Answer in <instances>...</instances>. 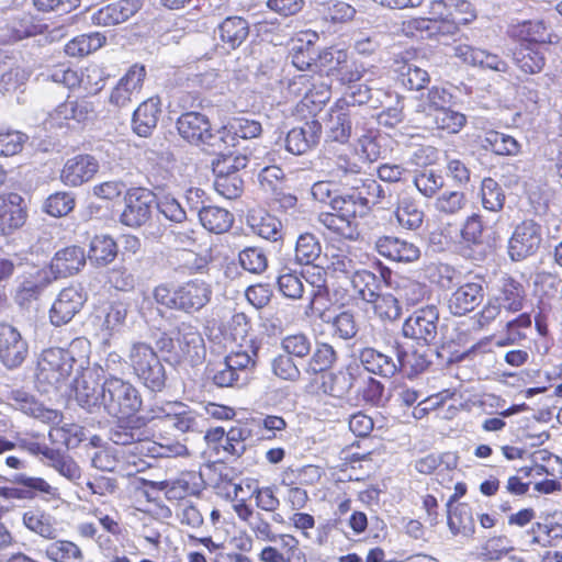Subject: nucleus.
Segmentation results:
<instances>
[{
  "mask_svg": "<svg viewBox=\"0 0 562 562\" xmlns=\"http://www.w3.org/2000/svg\"><path fill=\"white\" fill-rule=\"evenodd\" d=\"M159 350L173 366L195 367L202 363L206 356L204 339L193 326L182 324L175 337H161L157 341Z\"/></svg>",
  "mask_w": 562,
  "mask_h": 562,
  "instance_id": "nucleus-1",
  "label": "nucleus"
},
{
  "mask_svg": "<svg viewBox=\"0 0 562 562\" xmlns=\"http://www.w3.org/2000/svg\"><path fill=\"white\" fill-rule=\"evenodd\" d=\"M211 285L202 280H191L175 289L161 284L154 290L157 303L186 313H193L204 307L211 300Z\"/></svg>",
  "mask_w": 562,
  "mask_h": 562,
  "instance_id": "nucleus-2",
  "label": "nucleus"
},
{
  "mask_svg": "<svg viewBox=\"0 0 562 562\" xmlns=\"http://www.w3.org/2000/svg\"><path fill=\"white\" fill-rule=\"evenodd\" d=\"M125 362L147 389L160 392L166 386V369L149 344L133 341L128 347Z\"/></svg>",
  "mask_w": 562,
  "mask_h": 562,
  "instance_id": "nucleus-3",
  "label": "nucleus"
},
{
  "mask_svg": "<svg viewBox=\"0 0 562 562\" xmlns=\"http://www.w3.org/2000/svg\"><path fill=\"white\" fill-rule=\"evenodd\" d=\"M75 358L70 349L49 348L41 353L36 369V384L41 392L59 391L72 373Z\"/></svg>",
  "mask_w": 562,
  "mask_h": 562,
  "instance_id": "nucleus-4",
  "label": "nucleus"
},
{
  "mask_svg": "<svg viewBox=\"0 0 562 562\" xmlns=\"http://www.w3.org/2000/svg\"><path fill=\"white\" fill-rule=\"evenodd\" d=\"M101 408L119 419L133 416L142 407L138 390L130 382L110 376L102 383Z\"/></svg>",
  "mask_w": 562,
  "mask_h": 562,
  "instance_id": "nucleus-5",
  "label": "nucleus"
},
{
  "mask_svg": "<svg viewBox=\"0 0 562 562\" xmlns=\"http://www.w3.org/2000/svg\"><path fill=\"white\" fill-rule=\"evenodd\" d=\"M130 308L128 302L116 300L95 310L93 326L103 346L110 347L112 339L124 330Z\"/></svg>",
  "mask_w": 562,
  "mask_h": 562,
  "instance_id": "nucleus-6",
  "label": "nucleus"
},
{
  "mask_svg": "<svg viewBox=\"0 0 562 562\" xmlns=\"http://www.w3.org/2000/svg\"><path fill=\"white\" fill-rule=\"evenodd\" d=\"M179 134L194 145H206L215 151H223L218 131L212 133L211 123L206 115L199 112L183 113L177 121Z\"/></svg>",
  "mask_w": 562,
  "mask_h": 562,
  "instance_id": "nucleus-7",
  "label": "nucleus"
},
{
  "mask_svg": "<svg viewBox=\"0 0 562 562\" xmlns=\"http://www.w3.org/2000/svg\"><path fill=\"white\" fill-rule=\"evenodd\" d=\"M104 376V369L101 366H93L85 369L81 374L75 379L72 391L77 403L89 412L101 409L103 398L101 380Z\"/></svg>",
  "mask_w": 562,
  "mask_h": 562,
  "instance_id": "nucleus-8",
  "label": "nucleus"
},
{
  "mask_svg": "<svg viewBox=\"0 0 562 562\" xmlns=\"http://www.w3.org/2000/svg\"><path fill=\"white\" fill-rule=\"evenodd\" d=\"M439 311L436 305L416 310L403 324V335L407 338L431 345L438 336Z\"/></svg>",
  "mask_w": 562,
  "mask_h": 562,
  "instance_id": "nucleus-9",
  "label": "nucleus"
},
{
  "mask_svg": "<svg viewBox=\"0 0 562 562\" xmlns=\"http://www.w3.org/2000/svg\"><path fill=\"white\" fill-rule=\"evenodd\" d=\"M154 202L155 196L147 189L133 188L127 190L120 222L130 227L145 225L151 216Z\"/></svg>",
  "mask_w": 562,
  "mask_h": 562,
  "instance_id": "nucleus-10",
  "label": "nucleus"
},
{
  "mask_svg": "<svg viewBox=\"0 0 562 562\" xmlns=\"http://www.w3.org/2000/svg\"><path fill=\"white\" fill-rule=\"evenodd\" d=\"M542 241L541 226L533 220L519 223L508 241V254L515 261L522 260L537 252Z\"/></svg>",
  "mask_w": 562,
  "mask_h": 562,
  "instance_id": "nucleus-11",
  "label": "nucleus"
},
{
  "mask_svg": "<svg viewBox=\"0 0 562 562\" xmlns=\"http://www.w3.org/2000/svg\"><path fill=\"white\" fill-rule=\"evenodd\" d=\"M88 294L79 284L63 289L49 311V319L54 326L69 323L81 311Z\"/></svg>",
  "mask_w": 562,
  "mask_h": 562,
  "instance_id": "nucleus-12",
  "label": "nucleus"
},
{
  "mask_svg": "<svg viewBox=\"0 0 562 562\" xmlns=\"http://www.w3.org/2000/svg\"><path fill=\"white\" fill-rule=\"evenodd\" d=\"M95 113L93 102L87 99L67 100L48 114L47 122L50 126H70L71 122L81 124L93 120Z\"/></svg>",
  "mask_w": 562,
  "mask_h": 562,
  "instance_id": "nucleus-13",
  "label": "nucleus"
},
{
  "mask_svg": "<svg viewBox=\"0 0 562 562\" xmlns=\"http://www.w3.org/2000/svg\"><path fill=\"white\" fill-rule=\"evenodd\" d=\"M29 346L20 331L10 324H0V360L8 369L20 367L26 359Z\"/></svg>",
  "mask_w": 562,
  "mask_h": 562,
  "instance_id": "nucleus-14",
  "label": "nucleus"
},
{
  "mask_svg": "<svg viewBox=\"0 0 562 562\" xmlns=\"http://www.w3.org/2000/svg\"><path fill=\"white\" fill-rule=\"evenodd\" d=\"M145 78V66L139 64L132 65L112 89L109 102L116 108L128 106L134 98H137L140 93Z\"/></svg>",
  "mask_w": 562,
  "mask_h": 562,
  "instance_id": "nucleus-15",
  "label": "nucleus"
},
{
  "mask_svg": "<svg viewBox=\"0 0 562 562\" xmlns=\"http://www.w3.org/2000/svg\"><path fill=\"white\" fill-rule=\"evenodd\" d=\"M26 217V206L20 194H0V237L14 234L25 224Z\"/></svg>",
  "mask_w": 562,
  "mask_h": 562,
  "instance_id": "nucleus-16",
  "label": "nucleus"
},
{
  "mask_svg": "<svg viewBox=\"0 0 562 562\" xmlns=\"http://www.w3.org/2000/svg\"><path fill=\"white\" fill-rule=\"evenodd\" d=\"M363 119L347 106H338L337 101L328 119L329 137L335 142L346 143L351 136L352 124L355 123V135H358L361 125L364 123Z\"/></svg>",
  "mask_w": 562,
  "mask_h": 562,
  "instance_id": "nucleus-17",
  "label": "nucleus"
},
{
  "mask_svg": "<svg viewBox=\"0 0 562 562\" xmlns=\"http://www.w3.org/2000/svg\"><path fill=\"white\" fill-rule=\"evenodd\" d=\"M99 161L91 155H77L66 160L60 180L65 186L79 187L90 181L99 170Z\"/></svg>",
  "mask_w": 562,
  "mask_h": 562,
  "instance_id": "nucleus-18",
  "label": "nucleus"
},
{
  "mask_svg": "<svg viewBox=\"0 0 562 562\" xmlns=\"http://www.w3.org/2000/svg\"><path fill=\"white\" fill-rule=\"evenodd\" d=\"M509 37L527 42V45H538L543 43H553L555 35L543 20L513 21L508 29Z\"/></svg>",
  "mask_w": 562,
  "mask_h": 562,
  "instance_id": "nucleus-19",
  "label": "nucleus"
},
{
  "mask_svg": "<svg viewBox=\"0 0 562 562\" xmlns=\"http://www.w3.org/2000/svg\"><path fill=\"white\" fill-rule=\"evenodd\" d=\"M326 268L336 277H351L361 266L357 252L348 246L329 245L325 250Z\"/></svg>",
  "mask_w": 562,
  "mask_h": 562,
  "instance_id": "nucleus-20",
  "label": "nucleus"
},
{
  "mask_svg": "<svg viewBox=\"0 0 562 562\" xmlns=\"http://www.w3.org/2000/svg\"><path fill=\"white\" fill-rule=\"evenodd\" d=\"M375 249L382 257L398 262H414L420 257V249L414 243L394 236L378 238Z\"/></svg>",
  "mask_w": 562,
  "mask_h": 562,
  "instance_id": "nucleus-21",
  "label": "nucleus"
},
{
  "mask_svg": "<svg viewBox=\"0 0 562 562\" xmlns=\"http://www.w3.org/2000/svg\"><path fill=\"white\" fill-rule=\"evenodd\" d=\"M261 132L262 127L258 121L246 117H235L218 130V137L224 150L228 147L236 146L239 138H255L258 137Z\"/></svg>",
  "mask_w": 562,
  "mask_h": 562,
  "instance_id": "nucleus-22",
  "label": "nucleus"
},
{
  "mask_svg": "<svg viewBox=\"0 0 562 562\" xmlns=\"http://www.w3.org/2000/svg\"><path fill=\"white\" fill-rule=\"evenodd\" d=\"M484 296L481 282H468L459 286L450 296L448 307L453 315H465L480 305Z\"/></svg>",
  "mask_w": 562,
  "mask_h": 562,
  "instance_id": "nucleus-23",
  "label": "nucleus"
},
{
  "mask_svg": "<svg viewBox=\"0 0 562 562\" xmlns=\"http://www.w3.org/2000/svg\"><path fill=\"white\" fill-rule=\"evenodd\" d=\"M140 9L139 0H119L92 14L95 25L110 26L125 22Z\"/></svg>",
  "mask_w": 562,
  "mask_h": 562,
  "instance_id": "nucleus-24",
  "label": "nucleus"
},
{
  "mask_svg": "<svg viewBox=\"0 0 562 562\" xmlns=\"http://www.w3.org/2000/svg\"><path fill=\"white\" fill-rule=\"evenodd\" d=\"M453 50L456 57L471 66H480L499 72H505L508 68L507 63L498 55L468 44H459L454 46Z\"/></svg>",
  "mask_w": 562,
  "mask_h": 562,
  "instance_id": "nucleus-25",
  "label": "nucleus"
},
{
  "mask_svg": "<svg viewBox=\"0 0 562 562\" xmlns=\"http://www.w3.org/2000/svg\"><path fill=\"white\" fill-rule=\"evenodd\" d=\"M319 136L321 124L317 121L305 122L288 133L285 148L293 155H303L318 143Z\"/></svg>",
  "mask_w": 562,
  "mask_h": 562,
  "instance_id": "nucleus-26",
  "label": "nucleus"
},
{
  "mask_svg": "<svg viewBox=\"0 0 562 562\" xmlns=\"http://www.w3.org/2000/svg\"><path fill=\"white\" fill-rule=\"evenodd\" d=\"M12 405L24 413L47 424H59L61 414L57 409L45 407L33 395L22 391H14L11 396Z\"/></svg>",
  "mask_w": 562,
  "mask_h": 562,
  "instance_id": "nucleus-27",
  "label": "nucleus"
},
{
  "mask_svg": "<svg viewBox=\"0 0 562 562\" xmlns=\"http://www.w3.org/2000/svg\"><path fill=\"white\" fill-rule=\"evenodd\" d=\"M85 263L83 249L79 246H69L55 254L50 261V270L55 278H66L80 271Z\"/></svg>",
  "mask_w": 562,
  "mask_h": 562,
  "instance_id": "nucleus-28",
  "label": "nucleus"
},
{
  "mask_svg": "<svg viewBox=\"0 0 562 562\" xmlns=\"http://www.w3.org/2000/svg\"><path fill=\"white\" fill-rule=\"evenodd\" d=\"M359 361L368 372L383 378H392L398 371V358L395 360L371 347L359 351Z\"/></svg>",
  "mask_w": 562,
  "mask_h": 562,
  "instance_id": "nucleus-29",
  "label": "nucleus"
},
{
  "mask_svg": "<svg viewBox=\"0 0 562 562\" xmlns=\"http://www.w3.org/2000/svg\"><path fill=\"white\" fill-rule=\"evenodd\" d=\"M120 419V422L111 428L110 439L115 445L131 446L133 445V453L140 454V446L148 439L149 431L140 425H134L130 420Z\"/></svg>",
  "mask_w": 562,
  "mask_h": 562,
  "instance_id": "nucleus-30",
  "label": "nucleus"
},
{
  "mask_svg": "<svg viewBox=\"0 0 562 562\" xmlns=\"http://www.w3.org/2000/svg\"><path fill=\"white\" fill-rule=\"evenodd\" d=\"M160 114L158 98H149L138 105L132 119L133 131L142 137H148L156 128Z\"/></svg>",
  "mask_w": 562,
  "mask_h": 562,
  "instance_id": "nucleus-31",
  "label": "nucleus"
},
{
  "mask_svg": "<svg viewBox=\"0 0 562 562\" xmlns=\"http://www.w3.org/2000/svg\"><path fill=\"white\" fill-rule=\"evenodd\" d=\"M487 231L488 228L483 216L480 213H473L468 216L461 225V240L470 249L491 248Z\"/></svg>",
  "mask_w": 562,
  "mask_h": 562,
  "instance_id": "nucleus-32",
  "label": "nucleus"
},
{
  "mask_svg": "<svg viewBox=\"0 0 562 562\" xmlns=\"http://www.w3.org/2000/svg\"><path fill=\"white\" fill-rule=\"evenodd\" d=\"M494 299L506 313H516L522 310L526 299L524 286L512 278L503 279L502 286Z\"/></svg>",
  "mask_w": 562,
  "mask_h": 562,
  "instance_id": "nucleus-33",
  "label": "nucleus"
},
{
  "mask_svg": "<svg viewBox=\"0 0 562 562\" xmlns=\"http://www.w3.org/2000/svg\"><path fill=\"white\" fill-rule=\"evenodd\" d=\"M49 282L47 273L43 270L23 277L15 292V302L24 306L32 301H36Z\"/></svg>",
  "mask_w": 562,
  "mask_h": 562,
  "instance_id": "nucleus-34",
  "label": "nucleus"
},
{
  "mask_svg": "<svg viewBox=\"0 0 562 562\" xmlns=\"http://www.w3.org/2000/svg\"><path fill=\"white\" fill-rule=\"evenodd\" d=\"M24 527L42 538L53 540L57 537L55 518L38 508L26 510L22 516Z\"/></svg>",
  "mask_w": 562,
  "mask_h": 562,
  "instance_id": "nucleus-35",
  "label": "nucleus"
},
{
  "mask_svg": "<svg viewBox=\"0 0 562 562\" xmlns=\"http://www.w3.org/2000/svg\"><path fill=\"white\" fill-rule=\"evenodd\" d=\"M330 207L353 225H357V217L364 215L367 212L366 204L362 200V192L336 195L330 200Z\"/></svg>",
  "mask_w": 562,
  "mask_h": 562,
  "instance_id": "nucleus-36",
  "label": "nucleus"
},
{
  "mask_svg": "<svg viewBox=\"0 0 562 562\" xmlns=\"http://www.w3.org/2000/svg\"><path fill=\"white\" fill-rule=\"evenodd\" d=\"M452 93L443 87L434 86L426 93L418 98L416 112L431 116L441 110L449 108L452 103Z\"/></svg>",
  "mask_w": 562,
  "mask_h": 562,
  "instance_id": "nucleus-37",
  "label": "nucleus"
},
{
  "mask_svg": "<svg viewBox=\"0 0 562 562\" xmlns=\"http://www.w3.org/2000/svg\"><path fill=\"white\" fill-rule=\"evenodd\" d=\"M395 216L402 227L415 231L422 226L425 214L416 199L403 194L397 201Z\"/></svg>",
  "mask_w": 562,
  "mask_h": 562,
  "instance_id": "nucleus-38",
  "label": "nucleus"
},
{
  "mask_svg": "<svg viewBox=\"0 0 562 562\" xmlns=\"http://www.w3.org/2000/svg\"><path fill=\"white\" fill-rule=\"evenodd\" d=\"M252 233L267 240L277 241L282 237V224L273 215L265 212H252L247 216Z\"/></svg>",
  "mask_w": 562,
  "mask_h": 562,
  "instance_id": "nucleus-39",
  "label": "nucleus"
},
{
  "mask_svg": "<svg viewBox=\"0 0 562 562\" xmlns=\"http://www.w3.org/2000/svg\"><path fill=\"white\" fill-rule=\"evenodd\" d=\"M357 368L349 366L346 370L329 373L323 381V390L326 394L336 397H346L356 382Z\"/></svg>",
  "mask_w": 562,
  "mask_h": 562,
  "instance_id": "nucleus-40",
  "label": "nucleus"
},
{
  "mask_svg": "<svg viewBox=\"0 0 562 562\" xmlns=\"http://www.w3.org/2000/svg\"><path fill=\"white\" fill-rule=\"evenodd\" d=\"M221 41L229 48L239 47L249 34L248 22L240 16H228L217 27Z\"/></svg>",
  "mask_w": 562,
  "mask_h": 562,
  "instance_id": "nucleus-41",
  "label": "nucleus"
},
{
  "mask_svg": "<svg viewBox=\"0 0 562 562\" xmlns=\"http://www.w3.org/2000/svg\"><path fill=\"white\" fill-rule=\"evenodd\" d=\"M198 215L202 226L214 234L227 232L234 223V215L226 209L218 206H204Z\"/></svg>",
  "mask_w": 562,
  "mask_h": 562,
  "instance_id": "nucleus-42",
  "label": "nucleus"
},
{
  "mask_svg": "<svg viewBox=\"0 0 562 562\" xmlns=\"http://www.w3.org/2000/svg\"><path fill=\"white\" fill-rule=\"evenodd\" d=\"M449 21L440 26L441 34H453L460 25H465L476 18L472 4L467 0H448Z\"/></svg>",
  "mask_w": 562,
  "mask_h": 562,
  "instance_id": "nucleus-43",
  "label": "nucleus"
},
{
  "mask_svg": "<svg viewBox=\"0 0 562 562\" xmlns=\"http://www.w3.org/2000/svg\"><path fill=\"white\" fill-rule=\"evenodd\" d=\"M448 527L454 536L471 538L475 532L471 508L467 504L448 507Z\"/></svg>",
  "mask_w": 562,
  "mask_h": 562,
  "instance_id": "nucleus-44",
  "label": "nucleus"
},
{
  "mask_svg": "<svg viewBox=\"0 0 562 562\" xmlns=\"http://www.w3.org/2000/svg\"><path fill=\"white\" fill-rule=\"evenodd\" d=\"M12 482L27 487L29 492H31L32 499L37 496H40L45 502L60 499L58 487L50 485L43 477L29 476L26 474L20 473L13 476Z\"/></svg>",
  "mask_w": 562,
  "mask_h": 562,
  "instance_id": "nucleus-45",
  "label": "nucleus"
},
{
  "mask_svg": "<svg viewBox=\"0 0 562 562\" xmlns=\"http://www.w3.org/2000/svg\"><path fill=\"white\" fill-rule=\"evenodd\" d=\"M349 279L353 291L364 302L372 301L381 289V279L361 267Z\"/></svg>",
  "mask_w": 562,
  "mask_h": 562,
  "instance_id": "nucleus-46",
  "label": "nucleus"
},
{
  "mask_svg": "<svg viewBox=\"0 0 562 562\" xmlns=\"http://www.w3.org/2000/svg\"><path fill=\"white\" fill-rule=\"evenodd\" d=\"M117 256V245L115 240L108 235L93 237L90 243L88 258L95 266H106Z\"/></svg>",
  "mask_w": 562,
  "mask_h": 562,
  "instance_id": "nucleus-47",
  "label": "nucleus"
},
{
  "mask_svg": "<svg viewBox=\"0 0 562 562\" xmlns=\"http://www.w3.org/2000/svg\"><path fill=\"white\" fill-rule=\"evenodd\" d=\"M514 60L526 74H537L546 64L544 54L538 45H521L514 53Z\"/></svg>",
  "mask_w": 562,
  "mask_h": 562,
  "instance_id": "nucleus-48",
  "label": "nucleus"
},
{
  "mask_svg": "<svg viewBox=\"0 0 562 562\" xmlns=\"http://www.w3.org/2000/svg\"><path fill=\"white\" fill-rule=\"evenodd\" d=\"M45 555L54 562H82L83 553L79 546L69 540H56L45 548Z\"/></svg>",
  "mask_w": 562,
  "mask_h": 562,
  "instance_id": "nucleus-49",
  "label": "nucleus"
},
{
  "mask_svg": "<svg viewBox=\"0 0 562 562\" xmlns=\"http://www.w3.org/2000/svg\"><path fill=\"white\" fill-rule=\"evenodd\" d=\"M166 496L169 499H182L200 492L198 476L194 473H182L173 481L165 483Z\"/></svg>",
  "mask_w": 562,
  "mask_h": 562,
  "instance_id": "nucleus-50",
  "label": "nucleus"
},
{
  "mask_svg": "<svg viewBox=\"0 0 562 562\" xmlns=\"http://www.w3.org/2000/svg\"><path fill=\"white\" fill-rule=\"evenodd\" d=\"M188 454V448L179 441L157 442L149 438L140 446V456L175 458Z\"/></svg>",
  "mask_w": 562,
  "mask_h": 562,
  "instance_id": "nucleus-51",
  "label": "nucleus"
},
{
  "mask_svg": "<svg viewBox=\"0 0 562 562\" xmlns=\"http://www.w3.org/2000/svg\"><path fill=\"white\" fill-rule=\"evenodd\" d=\"M482 146L496 155L514 156L520 150V145L514 137L496 131L485 133Z\"/></svg>",
  "mask_w": 562,
  "mask_h": 562,
  "instance_id": "nucleus-52",
  "label": "nucleus"
},
{
  "mask_svg": "<svg viewBox=\"0 0 562 562\" xmlns=\"http://www.w3.org/2000/svg\"><path fill=\"white\" fill-rule=\"evenodd\" d=\"M104 40L99 33L83 34L69 41L65 45V53L70 57H83L99 49Z\"/></svg>",
  "mask_w": 562,
  "mask_h": 562,
  "instance_id": "nucleus-53",
  "label": "nucleus"
},
{
  "mask_svg": "<svg viewBox=\"0 0 562 562\" xmlns=\"http://www.w3.org/2000/svg\"><path fill=\"white\" fill-rule=\"evenodd\" d=\"M214 188L222 196L226 199H236L240 196L243 192L244 182L237 172L227 170L224 172V169L218 167Z\"/></svg>",
  "mask_w": 562,
  "mask_h": 562,
  "instance_id": "nucleus-54",
  "label": "nucleus"
},
{
  "mask_svg": "<svg viewBox=\"0 0 562 562\" xmlns=\"http://www.w3.org/2000/svg\"><path fill=\"white\" fill-rule=\"evenodd\" d=\"M337 355L329 344H318L306 363L305 372L314 375L329 369L336 361Z\"/></svg>",
  "mask_w": 562,
  "mask_h": 562,
  "instance_id": "nucleus-55",
  "label": "nucleus"
},
{
  "mask_svg": "<svg viewBox=\"0 0 562 562\" xmlns=\"http://www.w3.org/2000/svg\"><path fill=\"white\" fill-rule=\"evenodd\" d=\"M481 202L485 210L499 212L504 207L505 193L501 184L492 178H484L481 183Z\"/></svg>",
  "mask_w": 562,
  "mask_h": 562,
  "instance_id": "nucleus-56",
  "label": "nucleus"
},
{
  "mask_svg": "<svg viewBox=\"0 0 562 562\" xmlns=\"http://www.w3.org/2000/svg\"><path fill=\"white\" fill-rule=\"evenodd\" d=\"M437 130L448 134H458L468 122L465 114L452 110L450 106L430 116Z\"/></svg>",
  "mask_w": 562,
  "mask_h": 562,
  "instance_id": "nucleus-57",
  "label": "nucleus"
},
{
  "mask_svg": "<svg viewBox=\"0 0 562 562\" xmlns=\"http://www.w3.org/2000/svg\"><path fill=\"white\" fill-rule=\"evenodd\" d=\"M47 465L53 468L68 481L75 484H79V480L81 479V470L70 456L61 453L59 450H55L49 461L47 462Z\"/></svg>",
  "mask_w": 562,
  "mask_h": 562,
  "instance_id": "nucleus-58",
  "label": "nucleus"
},
{
  "mask_svg": "<svg viewBox=\"0 0 562 562\" xmlns=\"http://www.w3.org/2000/svg\"><path fill=\"white\" fill-rule=\"evenodd\" d=\"M321 251V244L313 234L305 233L299 236L295 245V260L299 263H313L319 257Z\"/></svg>",
  "mask_w": 562,
  "mask_h": 562,
  "instance_id": "nucleus-59",
  "label": "nucleus"
},
{
  "mask_svg": "<svg viewBox=\"0 0 562 562\" xmlns=\"http://www.w3.org/2000/svg\"><path fill=\"white\" fill-rule=\"evenodd\" d=\"M356 151L367 161H375L381 155V147L378 144L372 128L367 127V122L359 130Z\"/></svg>",
  "mask_w": 562,
  "mask_h": 562,
  "instance_id": "nucleus-60",
  "label": "nucleus"
},
{
  "mask_svg": "<svg viewBox=\"0 0 562 562\" xmlns=\"http://www.w3.org/2000/svg\"><path fill=\"white\" fill-rule=\"evenodd\" d=\"M397 297L409 306L423 302L430 293L428 286L420 282L403 279L396 289Z\"/></svg>",
  "mask_w": 562,
  "mask_h": 562,
  "instance_id": "nucleus-61",
  "label": "nucleus"
},
{
  "mask_svg": "<svg viewBox=\"0 0 562 562\" xmlns=\"http://www.w3.org/2000/svg\"><path fill=\"white\" fill-rule=\"evenodd\" d=\"M257 350L251 345L247 350L232 351L225 358L231 363V368L235 369L243 378V382L248 380L250 371L256 364Z\"/></svg>",
  "mask_w": 562,
  "mask_h": 562,
  "instance_id": "nucleus-62",
  "label": "nucleus"
},
{
  "mask_svg": "<svg viewBox=\"0 0 562 562\" xmlns=\"http://www.w3.org/2000/svg\"><path fill=\"white\" fill-rule=\"evenodd\" d=\"M210 374L214 384L220 387H232L246 383L243 382L239 373L231 368L226 358L218 363H214L210 369Z\"/></svg>",
  "mask_w": 562,
  "mask_h": 562,
  "instance_id": "nucleus-63",
  "label": "nucleus"
},
{
  "mask_svg": "<svg viewBox=\"0 0 562 562\" xmlns=\"http://www.w3.org/2000/svg\"><path fill=\"white\" fill-rule=\"evenodd\" d=\"M368 303L373 305L375 314L381 319L394 321L401 315L400 300L393 294H380L379 291Z\"/></svg>",
  "mask_w": 562,
  "mask_h": 562,
  "instance_id": "nucleus-64",
  "label": "nucleus"
}]
</instances>
